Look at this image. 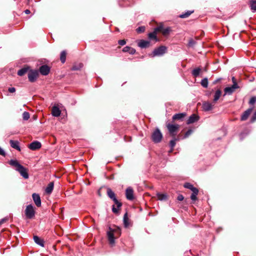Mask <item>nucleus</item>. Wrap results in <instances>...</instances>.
Masks as SVG:
<instances>
[{
  "label": "nucleus",
  "mask_w": 256,
  "mask_h": 256,
  "mask_svg": "<svg viewBox=\"0 0 256 256\" xmlns=\"http://www.w3.org/2000/svg\"><path fill=\"white\" fill-rule=\"evenodd\" d=\"M30 66H24V68H22L20 69L18 72V74L19 76H24L26 72H28H28L30 71Z\"/></svg>",
  "instance_id": "18"
},
{
  "label": "nucleus",
  "mask_w": 256,
  "mask_h": 256,
  "mask_svg": "<svg viewBox=\"0 0 256 256\" xmlns=\"http://www.w3.org/2000/svg\"><path fill=\"white\" fill-rule=\"evenodd\" d=\"M232 81L233 83H234V82H236V80L234 77H232Z\"/></svg>",
  "instance_id": "57"
},
{
  "label": "nucleus",
  "mask_w": 256,
  "mask_h": 256,
  "mask_svg": "<svg viewBox=\"0 0 256 256\" xmlns=\"http://www.w3.org/2000/svg\"><path fill=\"white\" fill-rule=\"evenodd\" d=\"M163 28V25L160 24L156 28L154 31L156 34L158 32H161L162 33Z\"/></svg>",
  "instance_id": "39"
},
{
  "label": "nucleus",
  "mask_w": 256,
  "mask_h": 256,
  "mask_svg": "<svg viewBox=\"0 0 256 256\" xmlns=\"http://www.w3.org/2000/svg\"><path fill=\"white\" fill-rule=\"evenodd\" d=\"M114 228H112V230L114 231V234L116 236V238H118L121 235V230L120 228L116 226H114Z\"/></svg>",
  "instance_id": "23"
},
{
  "label": "nucleus",
  "mask_w": 256,
  "mask_h": 256,
  "mask_svg": "<svg viewBox=\"0 0 256 256\" xmlns=\"http://www.w3.org/2000/svg\"><path fill=\"white\" fill-rule=\"evenodd\" d=\"M194 10H188L186 12H185L184 14H180L179 16V17L182 18H188L191 14L194 13Z\"/></svg>",
  "instance_id": "34"
},
{
  "label": "nucleus",
  "mask_w": 256,
  "mask_h": 256,
  "mask_svg": "<svg viewBox=\"0 0 256 256\" xmlns=\"http://www.w3.org/2000/svg\"><path fill=\"white\" fill-rule=\"evenodd\" d=\"M252 110L253 108H248L246 110L244 111L241 116L240 120L242 121L246 120L248 118L250 114L252 113Z\"/></svg>",
  "instance_id": "13"
},
{
  "label": "nucleus",
  "mask_w": 256,
  "mask_h": 256,
  "mask_svg": "<svg viewBox=\"0 0 256 256\" xmlns=\"http://www.w3.org/2000/svg\"><path fill=\"white\" fill-rule=\"evenodd\" d=\"M118 44L120 46H124L126 44V40H120L118 41Z\"/></svg>",
  "instance_id": "46"
},
{
  "label": "nucleus",
  "mask_w": 256,
  "mask_h": 256,
  "mask_svg": "<svg viewBox=\"0 0 256 256\" xmlns=\"http://www.w3.org/2000/svg\"><path fill=\"white\" fill-rule=\"evenodd\" d=\"M42 146L41 143L38 141H34L30 143L28 148L32 150H36L40 149Z\"/></svg>",
  "instance_id": "10"
},
{
  "label": "nucleus",
  "mask_w": 256,
  "mask_h": 256,
  "mask_svg": "<svg viewBox=\"0 0 256 256\" xmlns=\"http://www.w3.org/2000/svg\"><path fill=\"white\" fill-rule=\"evenodd\" d=\"M26 217L28 219H32L35 216L36 211L33 206L29 204L26 206L24 210Z\"/></svg>",
  "instance_id": "5"
},
{
  "label": "nucleus",
  "mask_w": 256,
  "mask_h": 256,
  "mask_svg": "<svg viewBox=\"0 0 256 256\" xmlns=\"http://www.w3.org/2000/svg\"><path fill=\"white\" fill-rule=\"evenodd\" d=\"M39 71L42 75L47 76L50 72V68L48 65L44 64L40 66Z\"/></svg>",
  "instance_id": "11"
},
{
  "label": "nucleus",
  "mask_w": 256,
  "mask_h": 256,
  "mask_svg": "<svg viewBox=\"0 0 256 256\" xmlns=\"http://www.w3.org/2000/svg\"><path fill=\"white\" fill-rule=\"evenodd\" d=\"M196 42L194 41V40L192 39H190L188 41V47H194V46L196 44Z\"/></svg>",
  "instance_id": "41"
},
{
  "label": "nucleus",
  "mask_w": 256,
  "mask_h": 256,
  "mask_svg": "<svg viewBox=\"0 0 256 256\" xmlns=\"http://www.w3.org/2000/svg\"><path fill=\"white\" fill-rule=\"evenodd\" d=\"M106 178L108 179H109V180H114V174H112L110 176H108Z\"/></svg>",
  "instance_id": "52"
},
{
  "label": "nucleus",
  "mask_w": 256,
  "mask_h": 256,
  "mask_svg": "<svg viewBox=\"0 0 256 256\" xmlns=\"http://www.w3.org/2000/svg\"><path fill=\"white\" fill-rule=\"evenodd\" d=\"M163 136L160 130L156 128L152 134L151 138L154 143H159L161 142Z\"/></svg>",
  "instance_id": "4"
},
{
  "label": "nucleus",
  "mask_w": 256,
  "mask_h": 256,
  "mask_svg": "<svg viewBox=\"0 0 256 256\" xmlns=\"http://www.w3.org/2000/svg\"><path fill=\"white\" fill-rule=\"evenodd\" d=\"M200 118V117L197 114H192L187 120L186 124H193L197 122Z\"/></svg>",
  "instance_id": "14"
},
{
  "label": "nucleus",
  "mask_w": 256,
  "mask_h": 256,
  "mask_svg": "<svg viewBox=\"0 0 256 256\" xmlns=\"http://www.w3.org/2000/svg\"><path fill=\"white\" fill-rule=\"evenodd\" d=\"M221 80V78H218L217 80H215L214 82H213V84H217L218 82H220V80Z\"/></svg>",
  "instance_id": "54"
},
{
  "label": "nucleus",
  "mask_w": 256,
  "mask_h": 256,
  "mask_svg": "<svg viewBox=\"0 0 256 256\" xmlns=\"http://www.w3.org/2000/svg\"><path fill=\"white\" fill-rule=\"evenodd\" d=\"M172 31V29L170 28V27H168L166 28H163V29H162V34L164 36H166L168 35L170 33V32Z\"/></svg>",
  "instance_id": "37"
},
{
  "label": "nucleus",
  "mask_w": 256,
  "mask_h": 256,
  "mask_svg": "<svg viewBox=\"0 0 256 256\" xmlns=\"http://www.w3.org/2000/svg\"><path fill=\"white\" fill-rule=\"evenodd\" d=\"M166 128L168 130L170 135L172 138H174L179 130L180 125L168 123L166 124Z\"/></svg>",
  "instance_id": "3"
},
{
  "label": "nucleus",
  "mask_w": 256,
  "mask_h": 256,
  "mask_svg": "<svg viewBox=\"0 0 256 256\" xmlns=\"http://www.w3.org/2000/svg\"><path fill=\"white\" fill-rule=\"evenodd\" d=\"M54 183L53 182H50L46 188V192L48 194H50L54 189Z\"/></svg>",
  "instance_id": "28"
},
{
  "label": "nucleus",
  "mask_w": 256,
  "mask_h": 256,
  "mask_svg": "<svg viewBox=\"0 0 256 256\" xmlns=\"http://www.w3.org/2000/svg\"><path fill=\"white\" fill-rule=\"evenodd\" d=\"M184 186L185 188L190 190L192 192V193L190 196V198L192 200L196 201L197 200L196 196L198 193V190L194 187L192 184L189 182H186L184 184Z\"/></svg>",
  "instance_id": "2"
},
{
  "label": "nucleus",
  "mask_w": 256,
  "mask_h": 256,
  "mask_svg": "<svg viewBox=\"0 0 256 256\" xmlns=\"http://www.w3.org/2000/svg\"><path fill=\"white\" fill-rule=\"evenodd\" d=\"M112 200L114 202V204L116 205L117 208H116L115 206L113 205L112 206V211L114 214H120V210L122 206V203L119 202L116 198Z\"/></svg>",
  "instance_id": "9"
},
{
  "label": "nucleus",
  "mask_w": 256,
  "mask_h": 256,
  "mask_svg": "<svg viewBox=\"0 0 256 256\" xmlns=\"http://www.w3.org/2000/svg\"><path fill=\"white\" fill-rule=\"evenodd\" d=\"M30 114L28 112H24L22 114V118L24 120H27L30 118Z\"/></svg>",
  "instance_id": "40"
},
{
  "label": "nucleus",
  "mask_w": 256,
  "mask_h": 256,
  "mask_svg": "<svg viewBox=\"0 0 256 256\" xmlns=\"http://www.w3.org/2000/svg\"><path fill=\"white\" fill-rule=\"evenodd\" d=\"M39 75L38 72L37 70H30L28 73V78L30 82H34Z\"/></svg>",
  "instance_id": "7"
},
{
  "label": "nucleus",
  "mask_w": 256,
  "mask_h": 256,
  "mask_svg": "<svg viewBox=\"0 0 256 256\" xmlns=\"http://www.w3.org/2000/svg\"><path fill=\"white\" fill-rule=\"evenodd\" d=\"M166 47L164 46H160L158 48H155L152 54V56L154 57L163 55L166 52Z\"/></svg>",
  "instance_id": "6"
},
{
  "label": "nucleus",
  "mask_w": 256,
  "mask_h": 256,
  "mask_svg": "<svg viewBox=\"0 0 256 256\" xmlns=\"http://www.w3.org/2000/svg\"><path fill=\"white\" fill-rule=\"evenodd\" d=\"M8 91L10 93H13L16 92V88L14 87L9 88Z\"/></svg>",
  "instance_id": "51"
},
{
  "label": "nucleus",
  "mask_w": 256,
  "mask_h": 256,
  "mask_svg": "<svg viewBox=\"0 0 256 256\" xmlns=\"http://www.w3.org/2000/svg\"><path fill=\"white\" fill-rule=\"evenodd\" d=\"M60 114L61 111L58 106H54L52 108V114L53 116L58 117L60 116Z\"/></svg>",
  "instance_id": "20"
},
{
  "label": "nucleus",
  "mask_w": 256,
  "mask_h": 256,
  "mask_svg": "<svg viewBox=\"0 0 256 256\" xmlns=\"http://www.w3.org/2000/svg\"><path fill=\"white\" fill-rule=\"evenodd\" d=\"M107 236L110 245L112 246L115 243L114 240L116 238L114 234V231L112 230V228L109 227L108 230L107 232Z\"/></svg>",
  "instance_id": "8"
},
{
  "label": "nucleus",
  "mask_w": 256,
  "mask_h": 256,
  "mask_svg": "<svg viewBox=\"0 0 256 256\" xmlns=\"http://www.w3.org/2000/svg\"><path fill=\"white\" fill-rule=\"evenodd\" d=\"M126 196L128 200H134V190L132 188L129 187L126 189Z\"/></svg>",
  "instance_id": "12"
},
{
  "label": "nucleus",
  "mask_w": 256,
  "mask_h": 256,
  "mask_svg": "<svg viewBox=\"0 0 256 256\" xmlns=\"http://www.w3.org/2000/svg\"><path fill=\"white\" fill-rule=\"evenodd\" d=\"M34 242L44 247V241L43 240L37 236H34Z\"/></svg>",
  "instance_id": "26"
},
{
  "label": "nucleus",
  "mask_w": 256,
  "mask_h": 256,
  "mask_svg": "<svg viewBox=\"0 0 256 256\" xmlns=\"http://www.w3.org/2000/svg\"><path fill=\"white\" fill-rule=\"evenodd\" d=\"M122 52H128L130 54H133L136 53V50L132 47L126 46L123 48Z\"/></svg>",
  "instance_id": "27"
},
{
  "label": "nucleus",
  "mask_w": 256,
  "mask_h": 256,
  "mask_svg": "<svg viewBox=\"0 0 256 256\" xmlns=\"http://www.w3.org/2000/svg\"><path fill=\"white\" fill-rule=\"evenodd\" d=\"M138 45L139 47L142 48H148L150 46V42L144 40H140L138 42Z\"/></svg>",
  "instance_id": "17"
},
{
  "label": "nucleus",
  "mask_w": 256,
  "mask_h": 256,
  "mask_svg": "<svg viewBox=\"0 0 256 256\" xmlns=\"http://www.w3.org/2000/svg\"><path fill=\"white\" fill-rule=\"evenodd\" d=\"M232 86V88H234L235 90L239 88V86H238L236 82H234V83H233V84Z\"/></svg>",
  "instance_id": "50"
},
{
  "label": "nucleus",
  "mask_w": 256,
  "mask_h": 256,
  "mask_svg": "<svg viewBox=\"0 0 256 256\" xmlns=\"http://www.w3.org/2000/svg\"><path fill=\"white\" fill-rule=\"evenodd\" d=\"M0 155H2V156H6V153L4 152L1 148L0 147Z\"/></svg>",
  "instance_id": "53"
},
{
  "label": "nucleus",
  "mask_w": 256,
  "mask_h": 256,
  "mask_svg": "<svg viewBox=\"0 0 256 256\" xmlns=\"http://www.w3.org/2000/svg\"><path fill=\"white\" fill-rule=\"evenodd\" d=\"M33 200L38 207L41 206V200L39 194L34 193L32 195Z\"/></svg>",
  "instance_id": "15"
},
{
  "label": "nucleus",
  "mask_w": 256,
  "mask_h": 256,
  "mask_svg": "<svg viewBox=\"0 0 256 256\" xmlns=\"http://www.w3.org/2000/svg\"><path fill=\"white\" fill-rule=\"evenodd\" d=\"M208 64H206V66L204 68L203 70L205 72H206L208 71Z\"/></svg>",
  "instance_id": "55"
},
{
  "label": "nucleus",
  "mask_w": 256,
  "mask_h": 256,
  "mask_svg": "<svg viewBox=\"0 0 256 256\" xmlns=\"http://www.w3.org/2000/svg\"><path fill=\"white\" fill-rule=\"evenodd\" d=\"M25 13L26 14H29L30 13V11L29 10H26L25 11H24Z\"/></svg>",
  "instance_id": "56"
},
{
  "label": "nucleus",
  "mask_w": 256,
  "mask_h": 256,
  "mask_svg": "<svg viewBox=\"0 0 256 256\" xmlns=\"http://www.w3.org/2000/svg\"><path fill=\"white\" fill-rule=\"evenodd\" d=\"M201 70L202 69L200 68H198L193 70L192 72V74L194 77L196 78L199 76Z\"/></svg>",
  "instance_id": "33"
},
{
  "label": "nucleus",
  "mask_w": 256,
  "mask_h": 256,
  "mask_svg": "<svg viewBox=\"0 0 256 256\" xmlns=\"http://www.w3.org/2000/svg\"><path fill=\"white\" fill-rule=\"evenodd\" d=\"M256 102V96H252L250 99L248 103L252 105Z\"/></svg>",
  "instance_id": "44"
},
{
  "label": "nucleus",
  "mask_w": 256,
  "mask_h": 256,
  "mask_svg": "<svg viewBox=\"0 0 256 256\" xmlns=\"http://www.w3.org/2000/svg\"><path fill=\"white\" fill-rule=\"evenodd\" d=\"M213 106L212 104L208 102H204L202 104V108L204 111H208L212 110Z\"/></svg>",
  "instance_id": "22"
},
{
  "label": "nucleus",
  "mask_w": 256,
  "mask_h": 256,
  "mask_svg": "<svg viewBox=\"0 0 256 256\" xmlns=\"http://www.w3.org/2000/svg\"><path fill=\"white\" fill-rule=\"evenodd\" d=\"M256 120V111L253 114V115L250 119V122H254Z\"/></svg>",
  "instance_id": "45"
},
{
  "label": "nucleus",
  "mask_w": 256,
  "mask_h": 256,
  "mask_svg": "<svg viewBox=\"0 0 256 256\" xmlns=\"http://www.w3.org/2000/svg\"><path fill=\"white\" fill-rule=\"evenodd\" d=\"M9 164L16 168V170L18 171L20 175L24 178H28V169L25 168L22 165L20 164L16 160H11L9 162Z\"/></svg>",
  "instance_id": "1"
},
{
  "label": "nucleus",
  "mask_w": 256,
  "mask_h": 256,
  "mask_svg": "<svg viewBox=\"0 0 256 256\" xmlns=\"http://www.w3.org/2000/svg\"><path fill=\"white\" fill-rule=\"evenodd\" d=\"M82 64H79V67H78V66H73L72 67V70H79L80 68H82Z\"/></svg>",
  "instance_id": "47"
},
{
  "label": "nucleus",
  "mask_w": 256,
  "mask_h": 256,
  "mask_svg": "<svg viewBox=\"0 0 256 256\" xmlns=\"http://www.w3.org/2000/svg\"><path fill=\"white\" fill-rule=\"evenodd\" d=\"M66 50H63L61 52L60 55V60L61 62L64 64L66 60Z\"/></svg>",
  "instance_id": "32"
},
{
  "label": "nucleus",
  "mask_w": 256,
  "mask_h": 256,
  "mask_svg": "<svg viewBox=\"0 0 256 256\" xmlns=\"http://www.w3.org/2000/svg\"><path fill=\"white\" fill-rule=\"evenodd\" d=\"M184 200V196L182 194H179L177 197V200L182 201Z\"/></svg>",
  "instance_id": "48"
},
{
  "label": "nucleus",
  "mask_w": 256,
  "mask_h": 256,
  "mask_svg": "<svg viewBox=\"0 0 256 256\" xmlns=\"http://www.w3.org/2000/svg\"><path fill=\"white\" fill-rule=\"evenodd\" d=\"M156 33L154 31L152 32H150L148 34V38L150 40H154L156 42L159 41L158 38L156 36Z\"/></svg>",
  "instance_id": "30"
},
{
  "label": "nucleus",
  "mask_w": 256,
  "mask_h": 256,
  "mask_svg": "<svg viewBox=\"0 0 256 256\" xmlns=\"http://www.w3.org/2000/svg\"><path fill=\"white\" fill-rule=\"evenodd\" d=\"M128 213L126 212L124 216V218H123V220H124V226L126 228H127L128 226H129V222H128Z\"/></svg>",
  "instance_id": "36"
},
{
  "label": "nucleus",
  "mask_w": 256,
  "mask_h": 256,
  "mask_svg": "<svg viewBox=\"0 0 256 256\" xmlns=\"http://www.w3.org/2000/svg\"><path fill=\"white\" fill-rule=\"evenodd\" d=\"M156 196L158 197V200H168V195L166 194H160L158 192L156 194Z\"/></svg>",
  "instance_id": "24"
},
{
  "label": "nucleus",
  "mask_w": 256,
  "mask_h": 256,
  "mask_svg": "<svg viewBox=\"0 0 256 256\" xmlns=\"http://www.w3.org/2000/svg\"><path fill=\"white\" fill-rule=\"evenodd\" d=\"M186 115V113L185 112L176 114L172 116V120L174 122L176 120H182Z\"/></svg>",
  "instance_id": "16"
},
{
  "label": "nucleus",
  "mask_w": 256,
  "mask_h": 256,
  "mask_svg": "<svg viewBox=\"0 0 256 256\" xmlns=\"http://www.w3.org/2000/svg\"><path fill=\"white\" fill-rule=\"evenodd\" d=\"M201 84L202 86L206 88L208 86V80L207 78H204L202 79L201 81Z\"/></svg>",
  "instance_id": "38"
},
{
  "label": "nucleus",
  "mask_w": 256,
  "mask_h": 256,
  "mask_svg": "<svg viewBox=\"0 0 256 256\" xmlns=\"http://www.w3.org/2000/svg\"><path fill=\"white\" fill-rule=\"evenodd\" d=\"M98 195H99V196H101V194H100V192H98Z\"/></svg>",
  "instance_id": "58"
},
{
  "label": "nucleus",
  "mask_w": 256,
  "mask_h": 256,
  "mask_svg": "<svg viewBox=\"0 0 256 256\" xmlns=\"http://www.w3.org/2000/svg\"><path fill=\"white\" fill-rule=\"evenodd\" d=\"M249 6L252 12H256V0H250L248 2Z\"/></svg>",
  "instance_id": "29"
},
{
  "label": "nucleus",
  "mask_w": 256,
  "mask_h": 256,
  "mask_svg": "<svg viewBox=\"0 0 256 256\" xmlns=\"http://www.w3.org/2000/svg\"><path fill=\"white\" fill-rule=\"evenodd\" d=\"M106 193L108 196L110 198L111 200H114L115 198H116V194L112 190L111 188H107L106 190Z\"/></svg>",
  "instance_id": "25"
},
{
  "label": "nucleus",
  "mask_w": 256,
  "mask_h": 256,
  "mask_svg": "<svg viewBox=\"0 0 256 256\" xmlns=\"http://www.w3.org/2000/svg\"><path fill=\"white\" fill-rule=\"evenodd\" d=\"M10 144L12 148H15L18 151H20V148L19 146V142L18 141L10 140Z\"/></svg>",
  "instance_id": "21"
},
{
  "label": "nucleus",
  "mask_w": 256,
  "mask_h": 256,
  "mask_svg": "<svg viewBox=\"0 0 256 256\" xmlns=\"http://www.w3.org/2000/svg\"><path fill=\"white\" fill-rule=\"evenodd\" d=\"M145 26H139L138 28H136V31L138 33H142L144 32L145 31Z\"/></svg>",
  "instance_id": "42"
},
{
  "label": "nucleus",
  "mask_w": 256,
  "mask_h": 256,
  "mask_svg": "<svg viewBox=\"0 0 256 256\" xmlns=\"http://www.w3.org/2000/svg\"><path fill=\"white\" fill-rule=\"evenodd\" d=\"M235 89L232 86L230 87H226L224 89V95L226 94H232L234 91Z\"/></svg>",
  "instance_id": "31"
},
{
  "label": "nucleus",
  "mask_w": 256,
  "mask_h": 256,
  "mask_svg": "<svg viewBox=\"0 0 256 256\" xmlns=\"http://www.w3.org/2000/svg\"><path fill=\"white\" fill-rule=\"evenodd\" d=\"M192 132V130L191 129L188 130L184 134L183 138H188Z\"/></svg>",
  "instance_id": "43"
},
{
  "label": "nucleus",
  "mask_w": 256,
  "mask_h": 256,
  "mask_svg": "<svg viewBox=\"0 0 256 256\" xmlns=\"http://www.w3.org/2000/svg\"><path fill=\"white\" fill-rule=\"evenodd\" d=\"M8 218H2L0 220V224H2L3 223L7 222L8 220Z\"/></svg>",
  "instance_id": "49"
},
{
  "label": "nucleus",
  "mask_w": 256,
  "mask_h": 256,
  "mask_svg": "<svg viewBox=\"0 0 256 256\" xmlns=\"http://www.w3.org/2000/svg\"><path fill=\"white\" fill-rule=\"evenodd\" d=\"M173 138V139L172 140H171L169 143L170 146L171 148V149H170V152H172L173 151L174 148L176 144V142L180 140V135H178V138L174 137V138Z\"/></svg>",
  "instance_id": "19"
},
{
  "label": "nucleus",
  "mask_w": 256,
  "mask_h": 256,
  "mask_svg": "<svg viewBox=\"0 0 256 256\" xmlns=\"http://www.w3.org/2000/svg\"><path fill=\"white\" fill-rule=\"evenodd\" d=\"M222 94V91L220 90H218L215 93L214 102H216L220 98Z\"/></svg>",
  "instance_id": "35"
}]
</instances>
